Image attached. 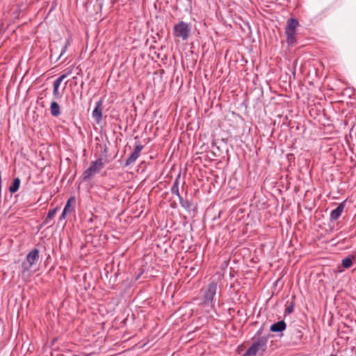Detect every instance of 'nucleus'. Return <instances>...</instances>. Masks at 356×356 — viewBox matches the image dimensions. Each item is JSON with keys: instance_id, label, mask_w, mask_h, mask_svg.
Masks as SVG:
<instances>
[{"instance_id": "f257e3e1", "label": "nucleus", "mask_w": 356, "mask_h": 356, "mask_svg": "<svg viewBox=\"0 0 356 356\" xmlns=\"http://www.w3.org/2000/svg\"><path fill=\"white\" fill-rule=\"evenodd\" d=\"M104 167V162L102 158L92 161L89 168L83 172V179L84 181L90 180L95 174L99 172Z\"/></svg>"}, {"instance_id": "f03ea898", "label": "nucleus", "mask_w": 356, "mask_h": 356, "mask_svg": "<svg viewBox=\"0 0 356 356\" xmlns=\"http://www.w3.org/2000/svg\"><path fill=\"white\" fill-rule=\"evenodd\" d=\"M266 343L267 339L265 337H261L257 341H254L246 352L251 356H261L266 350Z\"/></svg>"}, {"instance_id": "7ed1b4c3", "label": "nucleus", "mask_w": 356, "mask_h": 356, "mask_svg": "<svg viewBox=\"0 0 356 356\" xmlns=\"http://www.w3.org/2000/svg\"><path fill=\"white\" fill-rule=\"evenodd\" d=\"M298 26V22L293 18H290L287 21L285 34L286 35L287 42L289 44H293L296 42V32Z\"/></svg>"}, {"instance_id": "20e7f679", "label": "nucleus", "mask_w": 356, "mask_h": 356, "mask_svg": "<svg viewBox=\"0 0 356 356\" xmlns=\"http://www.w3.org/2000/svg\"><path fill=\"white\" fill-rule=\"evenodd\" d=\"M191 26L188 24L181 21L174 26L173 34L177 38L186 40L189 37Z\"/></svg>"}, {"instance_id": "39448f33", "label": "nucleus", "mask_w": 356, "mask_h": 356, "mask_svg": "<svg viewBox=\"0 0 356 356\" xmlns=\"http://www.w3.org/2000/svg\"><path fill=\"white\" fill-rule=\"evenodd\" d=\"M39 258V251L38 249H33L27 255L26 261L22 263V272L28 271L31 266L35 264Z\"/></svg>"}, {"instance_id": "423d86ee", "label": "nucleus", "mask_w": 356, "mask_h": 356, "mask_svg": "<svg viewBox=\"0 0 356 356\" xmlns=\"http://www.w3.org/2000/svg\"><path fill=\"white\" fill-rule=\"evenodd\" d=\"M217 284L215 282L210 283L204 293V304L212 307V300L216 293Z\"/></svg>"}, {"instance_id": "0eeeda50", "label": "nucleus", "mask_w": 356, "mask_h": 356, "mask_svg": "<svg viewBox=\"0 0 356 356\" xmlns=\"http://www.w3.org/2000/svg\"><path fill=\"white\" fill-rule=\"evenodd\" d=\"M301 328V326L299 325H294L293 327H289L290 334L291 335V340L294 343H298L300 341L303 337V333Z\"/></svg>"}, {"instance_id": "6e6552de", "label": "nucleus", "mask_w": 356, "mask_h": 356, "mask_svg": "<svg viewBox=\"0 0 356 356\" xmlns=\"http://www.w3.org/2000/svg\"><path fill=\"white\" fill-rule=\"evenodd\" d=\"M143 147H144V146L142 145L141 144H140V143L136 144L134 147V150L133 153L126 160L125 165H129L131 163H134L136 161V159L138 158V156L140 154V152L142 151Z\"/></svg>"}, {"instance_id": "1a4fd4ad", "label": "nucleus", "mask_w": 356, "mask_h": 356, "mask_svg": "<svg viewBox=\"0 0 356 356\" xmlns=\"http://www.w3.org/2000/svg\"><path fill=\"white\" fill-rule=\"evenodd\" d=\"M102 102L101 100L98 101L96 103V106L92 111V118L95 119V122L99 124L102 119Z\"/></svg>"}, {"instance_id": "9d476101", "label": "nucleus", "mask_w": 356, "mask_h": 356, "mask_svg": "<svg viewBox=\"0 0 356 356\" xmlns=\"http://www.w3.org/2000/svg\"><path fill=\"white\" fill-rule=\"evenodd\" d=\"M344 209L343 203L340 204L334 210L331 212L330 218L333 220H337L341 215Z\"/></svg>"}, {"instance_id": "9b49d317", "label": "nucleus", "mask_w": 356, "mask_h": 356, "mask_svg": "<svg viewBox=\"0 0 356 356\" xmlns=\"http://www.w3.org/2000/svg\"><path fill=\"white\" fill-rule=\"evenodd\" d=\"M286 328V323L284 321H278L270 326V330L274 332L283 331Z\"/></svg>"}, {"instance_id": "f8f14e48", "label": "nucleus", "mask_w": 356, "mask_h": 356, "mask_svg": "<svg viewBox=\"0 0 356 356\" xmlns=\"http://www.w3.org/2000/svg\"><path fill=\"white\" fill-rule=\"evenodd\" d=\"M50 112L52 116L57 117L60 114V106L56 102H52L50 106Z\"/></svg>"}, {"instance_id": "ddd939ff", "label": "nucleus", "mask_w": 356, "mask_h": 356, "mask_svg": "<svg viewBox=\"0 0 356 356\" xmlns=\"http://www.w3.org/2000/svg\"><path fill=\"white\" fill-rule=\"evenodd\" d=\"M179 179H180V175H179L177 177V178L175 180L174 184H173V185H172V186L171 188V193L172 194L176 195L178 197L179 196H181L180 194H179Z\"/></svg>"}, {"instance_id": "4468645a", "label": "nucleus", "mask_w": 356, "mask_h": 356, "mask_svg": "<svg viewBox=\"0 0 356 356\" xmlns=\"http://www.w3.org/2000/svg\"><path fill=\"white\" fill-rule=\"evenodd\" d=\"M19 185H20V179L18 177H17L13 180L11 186L9 187L10 192L11 193H14L16 191H17L19 188Z\"/></svg>"}, {"instance_id": "2eb2a0df", "label": "nucleus", "mask_w": 356, "mask_h": 356, "mask_svg": "<svg viewBox=\"0 0 356 356\" xmlns=\"http://www.w3.org/2000/svg\"><path fill=\"white\" fill-rule=\"evenodd\" d=\"M56 211H57L56 209H54L49 211L47 216L44 220L45 224H47L49 222V221L51 220L54 217V216L56 213Z\"/></svg>"}, {"instance_id": "dca6fc26", "label": "nucleus", "mask_w": 356, "mask_h": 356, "mask_svg": "<svg viewBox=\"0 0 356 356\" xmlns=\"http://www.w3.org/2000/svg\"><path fill=\"white\" fill-rule=\"evenodd\" d=\"M59 86H60V85L54 82V83H53V88H53V95L55 97V98H56V99H58L60 97V94L58 90Z\"/></svg>"}, {"instance_id": "f3484780", "label": "nucleus", "mask_w": 356, "mask_h": 356, "mask_svg": "<svg viewBox=\"0 0 356 356\" xmlns=\"http://www.w3.org/2000/svg\"><path fill=\"white\" fill-rule=\"evenodd\" d=\"M352 265H353V261L350 258L347 257L342 260V266L344 268H348L351 267Z\"/></svg>"}, {"instance_id": "a211bd4d", "label": "nucleus", "mask_w": 356, "mask_h": 356, "mask_svg": "<svg viewBox=\"0 0 356 356\" xmlns=\"http://www.w3.org/2000/svg\"><path fill=\"white\" fill-rule=\"evenodd\" d=\"M179 200L181 206L185 209H190L191 204L188 200H184L181 196L179 197Z\"/></svg>"}, {"instance_id": "6ab92c4d", "label": "nucleus", "mask_w": 356, "mask_h": 356, "mask_svg": "<svg viewBox=\"0 0 356 356\" xmlns=\"http://www.w3.org/2000/svg\"><path fill=\"white\" fill-rule=\"evenodd\" d=\"M294 308V305L293 302H291L289 305L285 309V313L291 314L293 312Z\"/></svg>"}, {"instance_id": "aec40b11", "label": "nucleus", "mask_w": 356, "mask_h": 356, "mask_svg": "<svg viewBox=\"0 0 356 356\" xmlns=\"http://www.w3.org/2000/svg\"><path fill=\"white\" fill-rule=\"evenodd\" d=\"M67 75L66 74H62L61 76H60L57 79H56L54 81V83L58 84V85H60V83H62V81L66 78Z\"/></svg>"}, {"instance_id": "412c9836", "label": "nucleus", "mask_w": 356, "mask_h": 356, "mask_svg": "<svg viewBox=\"0 0 356 356\" xmlns=\"http://www.w3.org/2000/svg\"><path fill=\"white\" fill-rule=\"evenodd\" d=\"M70 200H69L67 201V204H66V205H65V208H64V209H67V212H68V211H70Z\"/></svg>"}, {"instance_id": "4be33fe9", "label": "nucleus", "mask_w": 356, "mask_h": 356, "mask_svg": "<svg viewBox=\"0 0 356 356\" xmlns=\"http://www.w3.org/2000/svg\"><path fill=\"white\" fill-rule=\"evenodd\" d=\"M68 42H66V44H65L64 47H63V49L62 51V52L60 53V56H61L63 55V54L65 51L67 47V45H68Z\"/></svg>"}, {"instance_id": "5701e85b", "label": "nucleus", "mask_w": 356, "mask_h": 356, "mask_svg": "<svg viewBox=\"0 0 356 356\" xmlns=\"http://www.w3.org/2000/svg\"><path fill=\"white\" fill-rule=\"evenodd\" d=\"M66 213H67V209H64L63 211V213H62V214L60 216V219L61 218H65Z\"/></svg>"}, {"instance_id": "b1692460", "label": "nucleus", "mask_w": 356, "mask_h": 356, "mask_svg": "<svg viewBox=\"0 0 356 356\" xmlns=\"http://www.w3.org/2000/svg\"><path fill=\"white\" fill-rule=\"evenodd\" d=\"M242 356H251L250 355H248L247 352H245Z\"/></svg>"}, {"instance_id": "393cba45", "label": "nucleus", "mask_w": 356, "mask_h": 356, "mask_svg": "<svg viewBox=\"0 0 356 356\" xmlns=\"http://www.w3.org/2000/svg\"><path fill=\"white\" fill-rule=\"evenodd\" d=\"M175 204H172V207H175Z\"/></svg>"}, {"instance_id": "a878e982", "label": "nucleus", "mask_w": 356, "mask_h": 356, "mask_svg": "<svg viewBox=\"0 0 356 356\" xmlns=\"http://www.w3.org/2000/svg\"><path fill=\"white\" fill-rule=\"evenodd\" d=\"M330 356H337V355H331Z\"/></svg>"}]
</instances>
